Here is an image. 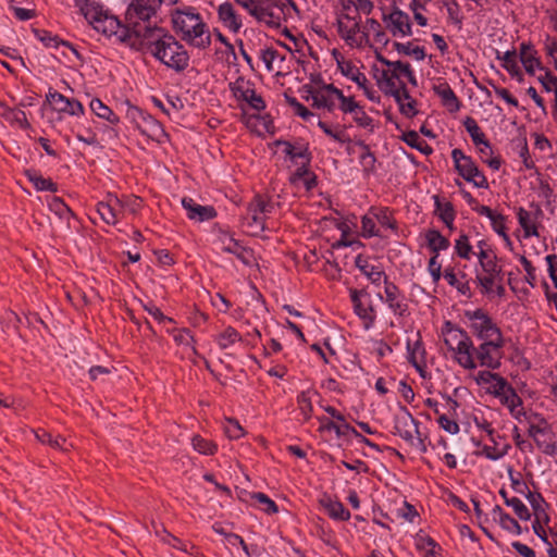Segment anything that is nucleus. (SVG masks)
Masks as SVG:
<instances>
[{
	"mask_svg": "<svg viewBox=\"0 0 557 557\" xmlns=\"http://www.w3.org/2000/svg\"><path fill=\"white\" fill-rule=\"evenodd\" d=\"M356 265L360 272L375 286H381V284L385 283V280H388L383 270L374 264L368 263L367 261H361L360 257L357 258Z\"/></svg>",
	"mask_w": 557,
	"mask_h": 557,
	"instance_id": "c85d7f7f",
	"label": "nucleus"
},
{
	"mask_svg": "<svg viewBox=\"0 0 557 557\" xmlns=\"http://www.w3.org/2000/svg\"><path fill=\"white\" fill-rule=\"evenodd\" d=\"M89 24L106 36H113L121 28V21L100 7L97 14H89Z\"/></svg>",
	"mask_w": 557,
	"mask_h": 557,
	"instance_id": "6ab92c4d",
	"label": "nucleus"
},
{
	"mask_svg": "<svg viewBox=\"0 0 557 557\" xmlns=\"http://www.w3.org/2000/svg\"><path fill=\"white\" fill-rule=\"evenodd\" d=\"M153 24L141 25L140 23H121V28L113 34L117 41L129 49L145 53L148 38L151 36Z\"/></svg>",
	"mask_w": 557,
	"mask_h": 557,
	"instance_id": "39448f33",
	"label": "nucleus"
},
{
	"mask_svg": "<svg viewBox=\"0 0 557 557\" xmlns=\"http://www.w3.org/2000/svg\"><path fill=\"white\" fill-rule=\"evenodd\" d=\"M495 397L505 406L512 418L522 421L527 412L523 408L522 398L517 394L516 389L508 383L507 380H496Z\"/></svg>",
	"mask_w": 557,
	"mask_h": 557,
	"instance_id": "1a4fd4ad",
	"label": "nucleus"
},
{
	"mask_svg": "<svg viewBox=\"0 0 557 557\" xmlns=\"http://www.w3.org/2000/svg\"><path fill=\"white\" fill-rule=\"evenodd\" d=\"M238 5L246 10L251 16L258 21L268 22L271 16L268 10V0H234Z\"/></svg>",
	"mask_w": 557,
	"mask_h": 557,
	"instance_id": "cd10ccee",
	"label": "nucleus"
},
{
	"mask_svg": "<svg viewBox=\"0 0 557 557\" xmlns=\"http://www.w3.org/2000/svg\"><path fill=\"white\" fill-rule=\"evenodd\" d=\"M351 7L355 8V15H360V13L368 15L372 12L374 4L372 0H347V3L344 5V8L346 10H350Z\"/></svg>",
	"mask_w": 557,
	"mask_h": 557,
	"instance_id": "5fc2aeb1",
	"label": "nucleus"
},
{
	"mask_svg": "<svg viewBox=\"0 0 557 557\" xmlns=\"http://www.w3.org/2000/svg\"><path fill=\"white\" fill-rule=\"evenodd\" d=\"M496 380H505L498 373H494L491 371H480L476 375V383L480 385H484L487 388V392L495 397Z\"/></svg>",
	"mask_w": 557,
	"mask_h": 557,
	"instance_id": "09e8293b",
	"label": "nucleus"
},
{
	"mask_svg": "<svg viewBox=\"0 0 557 557\" xmlns=\"http://www.w3.org/2000/svg\"><path fill=\"white\" fill-rule=\"evenodd\" d=\"M517 218L520 226L524 231L525 238H529L531 236H539L536 225L533 222L530 212H528L524 208L520 207L517 210Z\"/></svg>",
	"mask_w": 557,
	"mask_h": 557,
	"instance_id": "4c0bfd02",
	"label": "nucleus"
},
{
	"mask_svg": "<svg viewBox=\"0 0 557 557\" xmlns=\"http://www.w3.org/2000/svg\"><path fill=\"white\" fill-rule=\"evenodd\" d=\"M173 28L182 34V40L188 45L207 49L211 45V36L201 15L193 7L175 9L171 14Z\"/></svg>",
	"mask_w": 557,
	"mask_h": 557,
	"instance_id": "7ed1b4c3",
	"label": "nucleus"
},
{
	"mask_svg": "<svg viewBox=\"0 0 557 557\" xmlns=\"http://www.w3.org/2000/svg\"><path fill=\"white\" fill-rule=\"evenodd\" d=\"M47 100L58 112H64L75 116H79L84 113V107L78 100L70 99L57 90H49Z\"/></svg>",
	"mask_w": 557,
	"mask_h": 557,
	"instance_id": "aec40b11",
	"label": "nucleus"
},
{
	"mask_svg": "<svg viewBox=\"0 0 557 557\" xmlns=\"http://www.w3.org/2000/svg\"><path fill=\"white\" fill-rule=\"evenodd\" d=\"M382 21L394 37L404 38L412 34L409 15L398 8H394L389 13H383Z\"/></svg>",
	"mask_w": 557,
	"mask_h": 557,
	"instance_id": "dca6fc26",
	"label": "nucleus"
},
{
	"mask_svg": "<svg viewBox=\"0 0 557 557\" xmlns=\"http://www.w3.org/2000/svg\"><path fill=\"white\" fill-rule=\"evenodd\" d=\"M48 206L50 211L53 212L62 222H70L72 211L61 198H52Z\"/></svg>",
	"mask_w": 557,
	"mask_h": 557,
	"instance_id": "a18cd8bd",
	"label": "nucleus"
},
{
	"mask_svg": "<svg viewBox=\"0 0 557 557\" xmlns=\"http://www.w3.org/2000/svg\"><path fill=\"white\" fill-rule=\"evenodd\" d=\"M519 60L529 75H534L535 70H545V66L537 57L536 50L530 44L522 42L520 45Z\"/></svg>",
	"mask_w": 557,
	"mask_h": 557,
	"instance_id": "b1692460",
	"label": "nucleus"
},
{
	"mask_svg": "<svg viewBox=\"0 0 557 557\" xmlns=\"http://www.w3.org/2000/svg\"><path fill=\"white\" fill-rule=\"evenodd\" d=\"M74 5L79 10L84 17L89 21V14H97L100 5L90 0H74Z\"/></svg>",
	"mask_w": 557,
	"mask_h": 557,
	"instance_id": "052dcab7",
	"label": "nucleus"
},
{
	"mask_svg": "<svg viewBox=\"0 0 557 557\" xmlns=\"http://www.w3.org/2000/svg\"><path fill=\"white\" fill-rule=\"evenodd\" d=\"M182 206L185 209L188 219L196 222L210 221L216 215L213 207L201 206L189 197H184L182 199Z\"/></svg>",
	"mask_w": 557,
	"mask_h": 557,
	"instance_id": "4be33fe9",
	"label": "nucleus"
},
{
	"mask_svg": "<svg viewBox=\"0 0 557 557\" xmlns=\"http://www.w3.org/2000/svg\"><path fill=\"white\" fill-rule=\"evenodd\" d=\"M276 145L283 147V152L294 164H299L301 161L311 162V153L305 145H293L286 140H277Z\"/></svg>",
	"mask_w": 557,
	"mask_h": 557,
	"instance_id": "a878e982",
	"label": "nucleus"
},
{
	"mask_svg": "<svg viewBox=\"0 0 557 557\" xmlns=\"http://www.w3.org/2000/svg\"><path fill=\"white\" fill-rule=\"evenodd\" d=\"M407 351H408V359H409V361L414 366V368L423 376L422 363H423L425 350H424V348L422 346V343L419 342V341L414 342L413 344L408 342V344H407Z\"/></svg>",
	"mask_w": 557,
	"mask_h": 557,
	"instance_id": "c9c22d12",
	"label": "nucleus"
},
{
	"mask_svg": "<svg viewBox=\"0 0 557 557\" xmlns=\"http://www.w3.org/2000/svg\"><path fill=\"white\" fill-rule=\"evenodd\" d=\"M455 251L461 259L470 260L472 256H475V251H473V247L469 242V237L466 234H461L455 240Z\"/></svg>",
	"mask_w": 557,
	"mask_h": 557,
	"instance_id": "49530a36",
	"label": "nucleus"
},
{
	"mask_svg": "<svg viewBox=\"0 0 557 557\" xmlns=\"http://www.w3.org/2000/svg\"><path fill=\"white\" fill-rule=\"evenodd\" d=\"M170 333H173V338L175 341L176 344L178 345H182V346H186V347H191L193 351L195 352L196 349L194 348V336L191 335L190 331L188 329H182V330H173V331H168Z\"/></svg>",
	"mask_w": 557,
	"mask_h": 557,
	"instance_id": "864d4df0",
	"label": "nucleus"
},
{
	"mask_svg": "<svg viewBox=\"0 0 557 557\" xmlns=\"http://www.w3.org/2000/svg\"><path fill=\"white\" fill-rule=\"evenodd\" d=\"M123 206L117 197L110 196L107 201L97 205V213L109 225L117 223L122 214Z\"/></svg>",
	"mask_w": 557,
	"mask_h": 557,
	"instance_id": "5701e85b",
	"label": "nucleus"
},
{
	"mask_svg": "<svg viewBox=\"0 0 557 557\" xmlns=\"http://www.w3.org/2000/svg\"><path fill=\"white\" fill-rule=\"evenodd\" d=\"M542 72L544 73L537 76L539 83H541L546 92L554 91V89L557 88V76H555L547 67L542 70Z\"/></svg>",
	"mask_w": 557,
	"mask_h": 557,
	"instance_id": "4d7b16f0",
	"label": "nucleus"
},
{
	"mask_svg": "<svg viewBox=\"0 0 557 557\" xmlns=\"http://www.w3.org/2000/svg\"><path fill=\"white\" fill-rule=\"evenodd\" d=\"M240 334L232 326H227L219 336L218 345L222 349L231 347L237 341H240Z\"/></svg>",
	"mask_w": 557,
	"mask_h": 557,
	"instance_id": "3c124183",
	"label": "nucleus"
},
{
	"mask_svg": "<svg viewBox=\"0 0 557 557\" xmlns=\"http://www.w3.org/2000/svg\"><path fill=\"white\" fill-rule=\"evenodd\" d=\"M388 95L392 96L398 104L405 103V100H411L404 82H399Z\"/></svg>",
	"mask_w": 557,
	"mask_h": 557,
	"instance_id": "774afa93",
	"label": "nucleus"
},
{
	"mask_svg": "<svg viewBox=\"0 0 557 557\" xmlns=\"http://www.w3.org/2000/svg\"><path fill=\"white\" fill-rule=\"evenodd\" d=\"M216 244L221 250L232 253L245 264H249V259L247 257L249 250L239 240L234 238L232 234L222 232L218 236Z\"/></svg>",
	"mask_w": 557,
	"mask_h": 557,
	"instance_id": "412c9836",
	"label": "nucleus"
},
{
	"mask_svg": "<svg viewBox=\"0 0 557 557\" xmlns=\"http://www.w3.org/2000/svg\"><path fill=\"white\" fill-rule=\"evenodd\" d=\"M478 257L480 267L484 272V275L476 273V281L483 288L484 293H491L494 290V285L500 280L502 269L496 263V255L493 252L488 244L481 239L476 243Z\"/></svg>",
	"mask_w": 557,
	"mask_h": 557,
	"instance_id": "20e7f679",
	"label": "nucleus"
},
{
	"mask_svg": "<svg viewBox=\"0 0 557 557\" xmlns=\"http://www.w3.org/2000/svg\"><path fill=\"white\" fill-rule=\"evenodd\" d=\"M320 505L324 509V511L329 515L330 518L338 521H347L350 519V512L345 508L342 502L331 497L330 495H324L320 499Z\"/></svg>",
	"mask_w": 557,
	"mask_h": 557,
	"instance_id": "393cba45",
	"label": "nucleus"
},
{
	"mask_svg": "<svg viewBox=\"0 0 557 557\" xmlns=\"http://www.w3.org/2000/svg\"><path fill=\"white\" fill-rule=\"evenodd\" d=\"M145 53L176 73L189 66L190 55L186 48L169 30L157 24H153Z\"/></svg>",
	"mask_w": 557,
	"mask_h": 557,
	"instance_id": "f03ea898",
	"label": "nucleus"
},
{
	"mask_svg": "<svg viewBox=\"0 0 557 557\" xmlns=\"http://www.w3.org/2000/svg\"><path fill=\"white\" fill-rule=\"evenodd\" d=\"M463 126L466 131L469 133L475 146H480L481 143H484L486 140L484 133L481 131L480 126L478 125L476 121L473 117L467 116L463 121Z\"/></svg>",
	"mask_w": 557,
	"mask_h": 557,
	"instance_id": "de8ad7c7",
	"label": "nucleus"
},
{
	"mask_svg": "<svg viewBox=\"0 0 557 557\" xmlns=\"http://www.w3.org/2000/svg\"><path fill=\"white\" fill-rule=\"evenodd\" d=\"M358 145L362 148V153L360 156V163L364 168V170H373L375 164V157L371 152L368 145H366L363 141L358 143Z\"/></svg>",
	"mask_w": 557,
	"mask_h": 557,
	"instance_id": "e2e57ef3",
	"label": "nucleus"
},
{
	"mask_svg": "<svg viewBox=\"0 0 557 557\" xmlns=\"http://www.w3.org/2000/svg\"><path fill=\"white\" fill-rule=\"evenodd\" d=\"M497 59L503 61V67L519 83L523 82V73L518 65L517 62V52L516 50H509L503 53V55H497Z\"/></svg>",
	"mask_w": 557,
	"mask_h": 557,
	"instance_id": "c756f323",
	"label": "nucleus"
},
{
	"mask_svg": "<svg viewBox=\"0 0 557 557\" xmlns=\"http://www.w3.org/2000/svg\"><path fill=\"white\" fill-rule=\"evenodd\" d=\"M338 33L349 46L361 48L369 45L367 32L362 29L360 15L343 14L338 20Z\"/></svg>",
	"mask_w": 557,
	"mask_h": 557,
	"instance_id": "0eeeda50",
	"label": "nucleus"
},
{
	"mask_svg": "<svg viewBox=\"0 0 557 557\" xmlns=\"http://www.w3.org/2000/svg\"><path fill=\"white\" fill-rule=\"evenodd\" d=\"M375 221V216L370 214V211L361 218V236L363 238L382 236Z\"/></svg>",
	"mask_w": 557,
	"mask_h": 557,
	"instance_id": "c03bdc74",
	"label": "nucleus"
},
{
	"mask_svg": "<svg viewBox=\"0 0 557 557\" xmlns=\"http://www.w3.org/2000/svg\"><path fill=\"white\" fill-rule=\"evenodd\" d=\"M451 159L458 173L478 188H487L488 182L485 175L479 170L474 160L460 149L451 151Z\"/></svg>",
	"mask_w": 557,
	"mask_h": 557,
	"instance_id": "6e6552de",
	"label": "nucleus"
},
{
	"mask_svg": "<svg viewBox=\"0 0 557 557\" xmlns=\"http://www.w3.org/2000/svg\"><path fill=\"white\" fill-rule=\"evenodd\" d=\"M349 296L354 312L364 322V327L369 330L373 326L376 318L369 293L366 289L351 288Z\"/></svg>",
	"mask_w": 557,
	"mask_h": 557,
	"instance_id": "2eb2a0df",
	"label": "nucleus"
},
{
	"mask_svg": "<svg viewBox=\"0 0 557 557\" xmlns=\"http://www.w3.org/2000/svg\"><path fill=\"white\" fill-rule=\"evenodd\" d=\"M435 211L440 219L449 228L454 230L455 210L450 202H442L438 197H435Z\"/></svg>",
	"mask_w": 557,
	"mask_h": 557,
	"instance_id": "f704fd0d",
	"label": "nucleus"
},
{
	"mask_svg": "<svg viewBox=\"0 0 557 557\" xmlns=\"http://www.w3.org/2000/svg\"><path fill=\"white\" fill-rule=\"evenodd\" d=\"M297 169L289 175V183L294 187H299L301 181L304 177L308 174L310 171V163H306V161H301L299 164H296Z\"/></svg>",
	"mask_w": 557,
	"mask_h": 557,
	"instance_id": "13d9d810",
	"label": "nucleus"
},
{
	"mask_svg": "<svg viewBox=\"0 0 557 557\" xmlns=\"http://www.w3.org/2000/svg\"><path fill=\"white\" fill-rule=\"evenodd\" d=\"M251 498L255 499L258 504L262 505L263 510L268 513H274L278 510L276 504L269 496L261 492L253 493Z\"/></svg>",
	"mask_w": 557,
	"mask_h": 557,
	"instance_id": "680f3d73",
	"label": "nucleus"
},
{
	"mask_svg": "<svg viewBox=\"0 0 557 557\" xmlns=\"http://www.w3.org/2000/svg\"><path fill=\"white\" fill-rule=\"evenodd\" d=\"M435 91L449 112H457L460 109V101L449 85H440L435 88Z\"/></svg>",
	"mask_w": 557,
	"mask_h": 557,
	"instance_id": "2f4dec72",
	"label": "nucleus"
},
{
	"mask_svg": "<svg viewBox=\"0 0 557 557\" xmlns=\"http://www.w3.org/2000/svg\"><path fill=\"white\" fill-rule=\"evenodd\" d=\"M437 423L449 434L455 435L460 431L459 424L455 420L448 418L446 414H440Z\"/></svg>",
	"mask_w": 557,
	"mask_h": 557,
	"instance_id": "338daca9",
	"label": "nucleus"
},
{
	"mask_svg": "<svg viewBox=\"0 0 557 557\" xmlns=\"http://www.w3.org/2000/svg\"><path fill=\"white\" fill-rule=\"evenodd\" d=\"M490 221L493 231L497 233L499 236H502L509 244L510 239L506 233L505 216L499 213H496L495 216Z\"/></svg>",
	"mask_w": 557,
	"mask_h": 557,
	"instance_id": "0e129e2a",
	"label": "nucleus"
},
{
	"mask_svg": "<svg viewBox=\"0 0 557 557\" xmlns=\"http://www.w3.org/2000/svg\"><path fill=\"white\" fill-rule=\"evenodd\" d=\"M403 140L408 146L419 150L421 153L425 156H429L433 152V148L425 140H423L414 131L405 133L403 135Z\"/></svg>",
	"mask_w": 557,
	"mask_h": 557,
	"instance_id": "e433bc0d",
	"label": "nucleus"
},
{
	"mask_svg": "<svg viewBox=\"0 0 557 557\" xmlns=\"http://www.w3.org/2000/svg\"><path fill=\"white\" fill-rule=\"evenodd\" d=\"M26 177L28 181L34 185V187L37 190L40 191H57V185L51 180L44 177L41 174H39L37 171L34 170H27L26 171Z\"/></svg>",
	"mask_w": 557,
	"mask_h": 557,
	"instance_id": "473e14b6",
	"label": "nucleus"
},
{
	"mask_svg": "<svg viewBox=\"0 0 557 557\" xmlns=\"http://www.w3.org/2000/svg\"><path fill=\"white\" fill-rule=\"evenodd\" d=\"M499 494L505 500V504L509 507H511L515 511V513L519 517L521 520H529L531 515L528 509V507L522 503L521 499L518 497H511L509 498L507 496V492L505 490H500Z\"/></svg>",
	"mask_w": 557,
	"mask_h": 557,
	"instance_id": "58836bf2",
	"label": "nucleus"
},
{
	"mask_svg": "<svg viewBox=\"0 0 557 557\" xmlns=\"http://www.w3.org/2000/svg\"><path fill=\"white\" fill-rule=\"evenodd\" d=\"M191 444L195 450L203 455H212L216 450L215 445L199 435L193 437Z\"/></svg>",
	"mask_w": 557,
	"mask_h": 557,
	"instance_id": "6e6d98bb",
	"label": "nucleus"
},
{
	"mask_svg": "<svg viewBox=\"0 0 557 557\" xmlns=\"http://www.w3.org/2000/svg\"><path fill=\"white\" fill-rule=\"evenodd\" d=\"M398 85L397 82H395L392 78V73L389 70H383L381 73V77L379 79V86L380 88L388 95L396 86Z\"/></svg>",
	"mask_w": 557,
	"mask_h": 557,
	"instance_id": "69168bd1",
	"label": "nucleus"
},
{
	"mask_svg": "<svg viewBox=\"0 0 557 557\" xmlns=\"http://www.w3.org/2000/svg\"><path fill=\"white\" fill-rule=\"evenodd\" d=\"M425 239L428 243V247L433 252V256H438L440 251L448 249L450 243L449 240L444 237L440 231L437 230H429L425 233Z\"/></svg>",
	"mask_w": 557,
	"mask_h": 557,
	"instance_id": "7c9ffc66",
	"label": "nucleus"
},
{
	"mask_svg": "<svg viewBox=\"0 0 557 557\" xmlns=\"http://www.w3.org/2000/svg\"><path fill=\"white\" fill-rule=\"evenodd\" d=\"M445 343L457 354V362L465 369L472 370L480 366L496 370L500 367L504 357V338L482 341L474 346L466 331L453 329Z\"/></svg>",
	"mask_w": 557,
	"mask_h": 557,
	"instance_id": "f257e3e1",
	"label": "nucleus"
},
{
	"mask_svg": "<svg viewBox=\"0 0 557 557\" xmlns=\"http://www.w3.org/2000/svg\"><path fill=\"white\" fill-rule=\"evenodd\" d=\"M260 59L265 64L268 71H273V62L280 58L281 61H284L285 58L281 57L277 50L273 48H265L259 51Z\"/></svg>",
	"mask_w": 557,
	"mask_h": 557,
	"instance_id": "bf43d9fd",
	"label": "nucleus"
},
{
	"mask_svg": "<svg viewBox=\"0 0 557 557\" xmlns=\"http://www.w3.org/2000/svg\"><path fill=\"white\" fill-rule=\"evenodd\" d=\"M324 429L327 431H334L338 437L346 436L349 434L354 435L355 437L360 436V433L347 422H341L338 424L334 421H329L324 424Z\"/></svg>",
	"mask_w": 557,
	"mask_h": 557,
	"instance_id": "8fccbe9b",
	"label": "nucleus"
},
{
	"mask_svg": "<svg viewBox=\"0 0 557 557\" xmlns=\"http://www.w3.org/2000/svg\"><path fill=\"white\" fill-rule=\"evenodd\" d=\"M287 5L295 8V4L292 0H268V10H269V13L271 14V16H268L267 23L275 24L276 23L275 21L280 20V16L277 14H275L273 11L274 8L280 9L283 12Z\"/></svg>",
	"mask_w": 557,
	"mask_h": 557,
	"instance_id": "603ef678",
	"label": "nucleus"
},
{
	"mask_svg": "<svg viewBox=\"0 0 557 557\" xmlns=\"http://www.w3.org/2000/svg\"><path fill=\"white\" fill-rule=\"evenodd\" d=\"M396 434L409 444H422L419 421H417L406 407H400L399 413L394 418Z\"/></svg>",
	"mask_w": 557,
	"mask_h": 557,
	"instance_id": "9b49d317",
	"label": "nucleus"
},
{
	"mask_svg": "<svg viewBox=\"0 0 557 557\" xmlns=\"http://www.w3.org/2000/svg\"><path fill=\"white\" fill-rule=\"evenodd\" d=\"M160 9V0H132L125 12V21L140 23L141 25L151 24Z\"/></svg>",
	"mask_w": 557,
	"mask_h": 557,
	"instance_id": "ddd939ff",
	"label": "nucleus"
},
{
	"mask_svg": "<svg viewBox=\"0 0 557 557\" xmlns=\"http://www.w3.org/2000/svg\"><path fill=\"white\" fill-rule=\"evenodd\" d=\"M275 203L261 195H256L248 206V225L258 226L264 230V216L271 214L275 210Z\"/></svg>",
	"mask_w": 557,
	"mask_h": 557,
	"instance_id": "f3484780",
	"label": "nucleus"
},
{
	"mask_svg": "<svg viewBox=\"0 0 557 557\" xmlns=\"http://www.w3.org/2000/svg\"><path fill=\"white\" fill-rule=\"evenodd\" d=\"M393 48L399 53L404 55L413 57L417 61H421L425 58V52L422 47L413 46L412 42H393Z\"/></svg>",
	"mask_w": 557,
	"mask_h": 557,
	"instance_id": "79ce46f5",
	"label": "nucleus"
},
{
	"mask_svg": "<svg viewBox=\"0 0 557 557\" xmlns=\"http://www.w3.org/2000/svg\"><path fill=\"white\" fill-rule=\"evenodd\" d=\"M218 15L220 21L234 33H237L243 26L240 16L235 12L230 2L219 5Z\"/></svg>",
	"mask_w": 557,
	"mask_h": 557,
	"instance_id": "bb28decb",
	"label": "nucleus"
},
{
	"mask_svg": "<svg viewBox=\"0 0 557 557\" xmlns=\"http://www.w3.org/2000/svg\"><path fill=\"white\" fill-rule=\"evenodd\" d=\"M370 214L374 215L376 221L382 227L389 228L392 231L397 230L396 221L392 218V214L387 208H370Z\"/></svg>",
	"mask_w": 557,
	"mask_h": 557,
	"instance_id": "37998d69",
	"label": "nucleus"
},
{
	"mask_svg": "<svg viewBox=\"0 0 557 557\" xmlns=\"http://www.w3.org/2000/svg\"><path fill=\"white\" fill-rule=\"evenodd\" d=\"M302 97L307 101H312V107L317 109H325L332 112L336 107L337 97H342V91L332 84L323 85L319 89H312L311 87H304Z\"/></svg>",
	"mask_w": 557,
	"mask_h": 557,
	"instance_id": "f8f14e48",
	"label": "nucleus"
},
{
	"mask_svg": "<svg viewBox=\"0 0 557 557\" xmlns=\"http://www.w3.org/2000/svg\"><path fill=\"white\" fill-rule=\"evenodd\" d=\"M528 434L545 455L552 457L557 455L555 433L552 425L544 418H540L537 423H530Z\"/></svg>",
	"mask_w": 557,
	"mask_h": 557,
	"instance_id": "9d476101",
	"label": "nucleus"
},
{
	"mask_svg": "<svg viewBox=\"0 0 557 557\" xmlns=\"http://www.w3.org/2000/svg\"><path fill=\"white\" fill-rule=\"evenodd\" d=\"M417 548L424 554V557H436L441 547L430 536L418 535L416 540Z\"/></svg>",
	"mask_w": 557,
	"mask_h": 557,
	"instance_id": "a19ab883",
	"label": "nucleus"
},
{
	"mask_svg": "<svg viewBox=\"0 0 557 557\" xmlns=\"http://www.w3.org/2000/svg\"><path fill=\"white\" fill-rule=\"evenodd\" d=\"M90 110L99 117L114 124L119 121L117 115L106 106L100 99L95 98L89 103Z\"/></svg>",
	"mask_w": 557,
	"mask_h": 557,
	"instance_id": "ea45409f",
	"label": "nucleus"
},
{
	"mask_svg": "<svg viewBox=\"0 0 557 557\" xmlns=\"http://www.w3.org/2000/svg\"><path fill=\"white\" fill-rule=\"evenodd\" d=\"M362 29L367 32L369 40L370 34L372 33L374 35L375 42L382 44L384 46L389 42V38L382 28V25L374 18H367L364 25H362Z\"/></svg>",
	"mask_w": 557,
	"mask_h": 557,
	"instance_id": "72a5a7b5",
	"label": "nucleus"
},
{
	"mask_svg": "<svg viewBox=\"0 0 557 557\" xmlns=\"http://www.w3.org/2000/svg\"><path fill=\"white\" fill-rule=\"evenodd\" d=\"M472 335L480 342L504 338L500 329L493 319L482 309L466 311Z\"/></svg>",
	"mask_w": 557,
	"mask_h": 557,
	"instance_id": "423d86ee",
	"label": "nucleus"
},
{
	"mask_svg": "<svg viewBox=\"0 0 557 557\" xmlns=\"http://www.w3.org/2000/svg\"><path fill=\"white\" fill-rule=\"evenodd\" d=\"M230 89L237 100L245 101L252 110L262 111L265 109V102L262 97L244 78H238L231 83Z\"/></svg>",
	"mask_w": 557,
	"mask_h": 557,
	"instance_id": "a211bd4d",
	"label": "nucleus"
},
{
	"mask_svg": "<svg viewBox=\"0 0 557 557\" xmlns=\"http://www.w3.org/2000/svg\"><path fill=\"white\" fill-rule=\"evenodd\" d=\"M377 298L385 304L396 317L403 318L408 314L409 307L405 294L389 280H385L384 294L377 293Z\"/></svg>",
	"mask_w": 557,
	"mask_h": 557,
	"instance_id": "4468645a",
	"label": "nucleus"
}]
</instances>
